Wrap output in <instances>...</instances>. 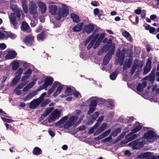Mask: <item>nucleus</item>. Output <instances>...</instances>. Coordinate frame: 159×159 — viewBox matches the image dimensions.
Returning a JSON list of instances; mask_svg holds the SVG:
<instances>
[{"instance_id": "obj_40", "label": "nucleus", "mask_w": 159, "mask_h": 159, "mask_svg": "<svg viewBox=\"0 0 159 159\" xmlns=\"http://www.w3.org/2000/svg\"><path fill=\"white\" fill-rule=\"evenodd\" d=\"M16 37V35L11 32L7 33L6 35L5 34V37L7 38L10 37L11 39H15Z\"/></svg>"}, {"instance_id": "obj_7", "label": "nucleus", "mask_w": 159, "mask_h": 159, "mask_svg": "<svg viewBox=\"0 0 159 159\" xmlns=\"http://www.w3.org/2000/svg\"><path fill=\"white\" fill-rule=\"evenodd\" d=\"M77 121V119L74 116L70 117L68 120L64 124V127L66 129H68L69 128L75 125Z\"/></svg>"}, {"instance_id": "obj_44", "label": "nucleus", "mask_w": 159, "mask_h": 159, "mask_svg": "<svg viewBox=\"0 0 159 159\" xmlns=\"http://www.w3.org/2000/svg\"><path fill=\"white\" fill-rule=\"evenodd\" d=\"M105 35V34L104 33H101L100 35L99 34V36L96 40H97L101 42L102 40L104 37Z\"/></svg>"}, {"instance_id": "obj_2", "label": "nucleus", "mask_w": 159, "mask_h": 159, "mask_svg": "<svg viewBox=\"0 0 159 159\" xmlns=\"http://www.w3.org/2000/svg\"><path fill=\"white\" fill-rule=\"evenodd\" d=\"M140 139H137L129 144V145L132 147L133 149L138 150L143 148L144 145V142L142 141H140Z\"/></svg>"}, {"instance_id": "obj_52", "label": "nucleus", "mask_w": 159, "mask_h": 159, "mask_svg": "<svg viewBox=\"0 0 159 159\" xmlns=\"http://www.w3.org/2000/svg\"><path fill=\"white\" fill-rule=\"evenodd\" d=\"M10 8L13 12L18 9L17 8V5L14 4L11 5Z\"/></svg>"}, {"instance_id": "obj_59", "label": "nucleus", "mask_w": 159, "mask_h": 159, "mask_svg": "<svg viewBox=\"0 0 159 159\" xmlns=\"http://www.w3.org/2000/svg\"><path fill=\"white\" fill-rule=\"evenodd\" d=\"M55 89L53 87H52V88L49 89L48 92V96L47 97H49L50 94H51L52 92L55 90Z\"/></svg>"}, {"instance_id": "obj_19", "label": "nucleus", "mask_w": 159, "mask_h": 159, "mask_svg": "<svg viewBox=\"0 0 159 159\" xmlns=\"http://www.w3.org/2000/svg\"><path fill=\"white\" fill-rule=\"evenodd\" d=\"M99 36V34H97L93 38V39L91 40L90 42L88 44L87 47V49L88 50H89L90 48H91L93 46L94 43L96 42V40L97 39L98 37Z\"/></svg>"}, {"instance_id": "obj_27", "label": "nucleus", "mask_w": 159, "mask_h": 159, "mask_svg": "<svg viewBox=\"0 0 159 159\" xmlns=\"http://www.w3.org/2000/svg\"><path fill=\"white\" fill-rule=\"evenodd\" d=\"M152 154L150 152H146L142 154L139 155L138 157L139 158L143 159L145 158L150 157L151 156Z\"/></svg>"}, {"instance_id": "obj_26", "label": "nucleus", "mask_w": 159, "mask_h": 159, "mask_svg": "<svg viewBox=\"0 0 159 159\" xmlns=\"http://www.w3.org/2000/svg\"><path fill=\"white\" fill-rule=\"evenodd\" d=\"M24 12L26 13L28 12V9L26 0H20Z\"/></svg>"}, {"instance_id": "obj_14", "label": "nucleus", "mask_w": 159, "mask_h": 159, "mask_svg": "<svg viewBox=\"0 0 159 159\" xmlns=\"http://www.w3.org/2000/svg\"><path fill=\"white\" fill-rule=\"evenodd\" d=\"M20 28L21 30L26 33H30L31 30L29 25L26 22H22Z\"/></svg>"}, {"instance_id": "obj_62", "label": "nucleus", "mask_w": 159, "mask_h": 159, "mask_svg": "<svg viewBox=\"0 0 159 159\" xmlns=\"http://www.w3.org/2000/svg\"><path fill=\"white\" fill-rule=\"evenodd\" d=\"M60 83L58 81H55L52 85V87H53L54 89L58 86L60 84Z\"/></svg>"}, {"instance_id": "obj_60", "label": "nucleus", "mask_w": 159, "mask_h": 159, "mask_svg": "<svg viewBox=\"0 0 159 159\" xmlns=\"http://www.w3.org/2000/svg\"><path fill=\"white\" fill-rule=\"evenodd\" d=\"M7 48L6 45L4 43H0V50H3Z\"/></svg>"}, {"instance_id": "obj_58", "label": "nucleus", "mask_w": 159, "mask_h": 159, "mask_svg": "<svg viewBox=\"0 0 159 159\" xmlns=\"http://www.w3.org/2000/svg\"><path fill=\"white\" fill-rule=\"evenodd\" d=\"M111 129H109L105 131L103 133H102V134L103 135L104 137H105L109 135L110 133L111 132Z\"/></svg>"}, {"instance_id": "obj_4", "label": "nucleus", "mask_w": 159, "mask_h": 159, "mask_svg": "<svg viewBox=\"0 0 159 159\" xmlns=\"http://www.w3.org/2000/svg\"><path fill=\"white\" fill-rule=\"evenodd\" d=\"M23 69L20 68L15 73V76L11 82L12 85H15L17 83L21 77V75L23 73Z\"/></svg>"}, {"instance_id": "obj_15", "label": "nucleus", "mask_w": 159, "mask_h": 159, "mask_svg": "<svg viewBox=\"0 0 159 159\" xmlns=\"http://www.w3.org/2000/svg\"><path fill=\"white\" fill-rule=\"evenodd\" d=\"M49 12L52 15H56L58 9L56 5H52L48 7Z\"/></svg>"}, {"instance_id": "obj_30", "label": "nucleus", "mask_w": 159, "mask_h": 159, "mask_svg": "<svg viewBox=\"0 0 159 159\" xmlns=\"http://www.w3.org/2000/svg\"><path fill=\"white\" fill-rule=\"evenodd\" d=\"M111 57L108 56V54H106L103 60L102 63L104 65H107L109 63Z\"/></svg>"}, {"instance_id": "obj_1", "label": "nucleus", "mask_w": 159, "mask_h": 159, "mask_svg": "<svg viewBox=\"0 0 159 159\" xmlns=\"http://www.w3.org/2000/svg\"><path fill=\"white\" fill-rule=\"evenodd\" d=\"M69 14V10L66 5H64L62 8H58L56 19L60 20L62 17H65Z\"/></svg>"}, {"instance_id": "obj_23", "label": "nucleus", "mask_w": 159, "mask_h": 159, "mask_svg": "<svg viewBox=\"0 0 159 159\" xmlns=\"http://www.w3.org/2000/svg\"><path fill=\"white\" fill-rule=\"evenodd\" d=\"M53 81L52 77L50 76H48L45 78L44 84L48 87L49 85L52 84Z\"/></svg>"}, {"instance_id": "obj_22", "label": "nucleus", "mask_w": 159, "mask_h": 159, "mask_svg": "<svg viewBox=\"0 0 159 159\" xmlns=\"http://www.w3.org/2000/svg\"><path fill=\"white\" fill-rule=\"evenodd\" d=\"M122 35L123 36L125 37V38L130 42H133V39L132 38V37L128 32L125 30L124 32L122 33Z\"/></svg>"}, {"instance_id": "obj_49", "label": "nucleus", "mask_w": 159, "mask_h": 159, "mask_svg": "<svg viewBox=\"0 0 159 159\" xmlns=\"http://www.w3.org/2000/svg\"><path fill=\"white\" fill-rule=\"evenodd\" d=\"M14 12V13L15 14V16H16L18 18H20L21 16L20 11L19 9L16 10Z\"/></svg>"}, {"instance_id": "obj_5", "label": "nucleus", "mask_w": 159, "mask_h": 159, "mask_svg": "<svg viewBox=\"0 0 159 159\" xmlns=\"http://www.w3.org/2000/svg\"><path fill=\"white\" fill-rule=\"evenodd\" d=\"M37 7L36 4L34 2H31L29 5V11L30 13L33 15V17L35 18L37 17L38 14L37 13Z\"/></svg>"}, {"instance_id": "obj_6", "label": "nucleus", "mask_w": 159, "mask_h": 159, "mask_svg": "<svg viewBox=\"0 0 159 159\" xmlns=\"http://www.w3.org/2000/svg\"><path fill=\"white\" fill-rule=\"evenodd\" d=\"M123 50H122V52ZM125 52H120V50L119 49V51H117L116 55L118 57L117 61L119 63L120 66L123 65L124 60L125 57Z\"/></svg>"}, {"instance_id": "obj_25", "label": "nucleus", "mask_w": 159, "mask_h": 159, "mask_svg": "<svg viewBox=\"0 0 159 159\" xmlns=\"http://www.w3.org/2000/svg\"><path fill=\"white\" fill-rule=\"evenodd\" d=\"M37 94L36 92L35 91H33L26 96L25 98L24 99L25 101H27L33 97L34 96L36 95Z\"/></svg>"}, {"instance_id": "obj_47", "label": "nucleus", "mask_w": 159, "mask_h": 159, "mask_svg": "<svg viewBox=\"0 0 159 159\" xmlns=\"http://www.w3.org/2000/svg\"><path fill=\"white\" fill-rule=\"evenodd\" d=\"M47 87L46 86V85L44 83L43 84L39 86L37 89L35 91L36 92V93H37L38 92L46 88Z\"/></svg>"}, {"instance_id": "obj_53", "label": "nucleus", "mask_w": 159, "mask_h": 159, "mask_svg": "<svg viewBox=\"0 0 159 159\" xmlns=\"http://www.w3.org/2000/svg\"><path fill=\"white\" fill-rule=\"evenodd\" d=\"M97 105V102L95 100H92L91 101V102L89 105L92 107H93L96 108Z\"/></svg>"}, {"instance_id": "obj_32", "label": "nucleus", "mask_w": 159, "mask_h": 159, "mask_svg": "<svg viewBox=\"0 0 159 159\" xmlns=\"http://www.w3.org/2000/svg\"><path fill=\"white\" fill-rule=\"evenodd\" d=\"M45 37V31L43 30L37 35V38L38 40H43Z\"/></svg>"}, {"instance_id": "obj_48", "label": "nucleus", "mask_w": 159, "mask_h": 159, "mask_svg": "<svg viewBox=\"0 0 159 159\" xmlns=\"http://www.w3.org/2000/svg\"><path fill=\"white\" fill-rule=\"evenodd\" d=\"M72 90V89L68 87L66 90L65 93L68 96L71 95H72L71 93Z\"/></svg>"}, {"instance_id": "obj_37", "label": "nucleus", "mask_w": 159, "mask_h": 159, "mask_svg": "<svg viewBox=\"0 0 159 159\" xmlns=\"http://www.w3.org/2000/svg\"><path fill=\"white\" fill-rule=\"evenodd\" d=\"M142 128V125L139 123H138V125L132 129L131 131L134 133H136L140 130Z\"/></svg>"}, {"instance_id": "obj_20", "label": "nucleus", "mask_w": 159, "mask_h": 159, "mask_svg": "<svg viewBox=\"0 0 159 159\" xmlns=\"http://www.w3.org/2000/svg\"><path fill=\"white\" fill-rule=\"evenodd\" d=\"M39 7L42 14H43L46 12L47 8L46 5L45 3L41 2L39 3Z\"/></svg>"}, {"instance_id": "obj_28", "label": "nucleus", "mask_w": 159, "mask_h": 159, "mask_svg": "<svg viewBox=\"0 0 159 159\" xmlns=\"http://www.w3.org/2000/svg\"><path fill=\"white\" fill-rule=\"evenodd\" d=\"M70 17L73 19L74 22L78 23L80 21L79 16L74 13L70 14Z\"/></svg>"}, {"instance_id": "obj_43", "label": "nucleus", "mask_w": 159, "mask_h": 159, "mask_svg": "<svg viewBox=\"0 0 159 159\" xmlns=\"http://www.w3.org/2000/svg\"><path fill=\"white\" fill-rule=\"evenodd\" d=\"M46 95V93L44 92L42 94L39 98L37 99L39 101L40 103H41L44 100V97Z\"/></svg>"}, {"instance_id": "obj_46", "label": "nucleus", "mask_w": 159, "mask_h": 159, "mask_svg": "<svg viewBox=\"0 0 159 159\" xmlns=\"http://www.w3.org/2000/svg\"><path fill=\"white\" fill-rule=\"evenodd\" d=\"M1 118L4 121L9 123H12L14 121V120L12 119H7L2 117H1Z\"/></svg>"}, {"instance_id": "obj_3", "label": "nucleus", "mask_w": 159, "mask_h": 159, "mask_svg": "<svg viewBox=\"0 0 159 159\" xmlns=\"http://www.w3.org/2000/svg\"><path fill=\"white\" fill-rule=\"evenodd\" d=\"M61 113L60 111L56 109L54 110L49 116L48 122L51 123L55 121L60 116Z\"/></svg>"}, {"instance_id": "obj_42", "label": "nucleus", "mask_w": 159, "mask_h": 159, "mask_svg": "<svg viewBox=\"0 0 159 159\" xmlns=\"http://www.w3.org/2000/svg\"><path fill=\"white\" fill-rule=\"evenodd\" d=\"M117 75V72L116 71L114 72L110 75V78L112 80H114L116 79Z\"/></svg>"}, {"instance_id": "obj_45", "label": "nucleus", "mask_w": 159, "mask_h": 159, "mask_svg": "<svg viewBox=\"0 0 159 159\" xmlns=\"http://www.w3.org/2000/svg\"><path fill=\"white\" fill-rule=\"evenodd\" d=\"M96 107L89 106V109L88 112L87 114L88 115H90L95 111Z\"/></svg>"}, {"instance_id": "obj_31", "label": "nucleus", "mask_w": 159, "mask_h": 159, "mask_svg": "<svg viewBox=\"0 0 159 159\" xmlns=\"http://www.w3.org/2000/svg\"><path fill=\"white\" fill-rule=\"evenodd\" d=\"M68 117L67 116H65L63 117L61 119L58 121L56 125L57 126H59L64 123L68 119Z\"/></svg>"}, {"instance_id": "obj_16", "label": "nucleus", "mask_w": 159, "mask_h": 159, "mask_svg": "<svg viewBox=\"0 0 159 159\" xmlns=\"http://www.w3.org/2000/svg\"><path fill=\"white\" fill-rule=\"evenodd\" d=\"M40 103L37 99H35L30 102L29 107L31 109H34L37 107Z\"/></svg>"}, {"instance_id": "obj_18", "label": "nucleus", "mask_w": 159, "mask_h": 159, "mask_svg": "<svg viewBox=\"0 0 159 159\" xmlns=\"http://www.w3.org/2000/svg\"><path fill=\"white\" fill-rule=\"evenodd\" d=\"M84 25L83 22H81L78 24L76 25L74 27L72 30L74 32H78L80 31L83 27Z\"/></svg>"}, {"instance_id": "obj_56", "label": "nucleus", "mask_w": 159, "mask_h": 159, "mask_svg": "<svg viewBox=\"0 0 159 159\" xmlns=\"http://www.w3.org/2000/svg\"><path fill=\"white\" fill-rule=\"evenodd\" d=\"M32 72V70L29 68L25 73L24 74L26 75H29L30 77Z\"/></svg>"}, {"instance_id": "obj_10", "label": "nucleus", "mask_w": 159, "mask_h": 159, "mask_svg": "<svg viewBox=\"0 0 159 159\" xmlns=\"http://www.w3.org/2000/svg\"><path fill=\"white\" fill-rule=\"evenodd\" d=\"M154 136V132L152 130H148L143 134V138L148 140H153Z\"/></svg>"}, {"instance_id": "obj_17", "label": "nucleus", "mask_w": 159, "mask_h": 159, "mask_svg": "<svg viewBox=\"0 0 159 159\" xmlns=\"http://www.w3.org/2000/svg\"><path fill=\"white\" fill-rule=\"evenodd\" d=\"M17 56V53L14 51L9 52L6 55L5 58L8 59H11L15 58Z\"/></svg>"}, {"instance_id": "obj_38", "label": "nucleus", "mask_w": 159, "mask_h": 159, "mask_svg": "<svg viewBox=\"0 0 159 159\" xmlns=\"http://www.w3.org/2000/svg\"><path fill=\"white\" fill-rule=\"evenodd\" d=\"M121 131V129L120 128H117L116 130L112 131L111 134V135L115 137L117 136L118 134L120 133Z\"/></svg>"}, {"instance_id": "obj_61", "label": "nucleus", "mask_w": 159, "mask_h": 159, "mask_svg": "<svg viewBox=\"0 0 159 159\" xmlns=\"http://www.w3.org/2000/svg\"><path fill=\"white\" fill-rule=\"evenodd\" d=\"M101 43V42L97 40L96 41L95 43V44H94L93 46V48L94 49H96V48H97L99 46Z\"/></svg>"}, {"instance_id": "obj_41", "label": "nucleus", "mask_w": 159, "mask_h": 159, "mask_svg": "<svg viewBox=\"0 0 159 159\" xmlns=\"http://www.w3.org/2000/svg\"><path fill=\"white\" fill-rule=\"evenodd\" d=\"M99 113L98 112L96 111L94 112L93 115H91V120L93 121H94L99 116Z\"/></svg>"}, {"instance_id": "obj_13", "label": "nucleus", "mask_w": 159, "mask_h": 159, "mask_svg": "<svg viewBox=\"0 0 159 159\" xmlns=\"http://www.w3.org/2000/svg\"><path fill=\"white\" fill-rule=\"evenodd\" d=\"M94 28L93 25L91 24H90L85 25L83 30L84 32H86L88 34H89L93 32Z\"/></svg>"}, {"instance_id": "obj_54", "label": "nucleus", "mask_w": 159, "mask_h": 159, "mask_svg": "<svg viewBox=\"0 0 159 159\" xmlns=\"http://www.w3.org/2000/svg\"><path fill=\"white\" fill-rule=\"evenodd\" d=\"M149 32L152 34H155L156 33V29L153 27H151L149 30Z\"/></svg>"}, {"instance_id": "obj_35", "label": "nucleus", "mask_w": 159, "mask_h": 159, "mask_svg": "<svg viewBox=\"0 0 159 159\" xmlns=\"http://www.w3.org/2000/svg\"><path fill=\"white\" fill-rule=\"evenodd\" d=\"M115 49V44L114 43L112 44V46L111 49L109 51L107 54H108V56L112 57V55H113L114 53Z\"/></svg>"}, {"instance_id": "obj_64", "label": "nucleus", "mask_w": 159, "mask_h": 159, "mask_svg": "<svg viewBox=\"0 0 159 159\" xmlns=\"http://www.w3.org/2000/svg\"><path fill=\"white\" fill-rule=\"evenodd\" d=\"M29 77V75H25L24 76H23L22 78L21 79V82H24L27 79H28Z\"/></svg>"}, {"instance_id": "obj_11", "label": "nucleus", "mask_w": 159, "mask_h": 159, "mask_svg": "<svg viewBox=\"0 0 159 159\" xmlns=\"http://www.w3.org/2000/svg\"><path fill=\"white\" fill-rule=\"evenodd\" d=\"M134 133L131 131V132L125 136V138L126 142H125V143L129 142L138 137V135L134 134Z\"/></svg>"}, {"instance_id": "obj_63", "label": "nucleus", "mask_w": 159, "mask_h": 159, "mask_svg": "<svg viewBox=\"0 0 159 159\" xmlns=\"http://www.w3.org/2000/svg\"><path fill=\"white\" fill-rule=\"evenodd\" d=\"M111 136V135H110V136L102 140L103 142L105 143L111 140L112 139V138Z\"/></svg>"}, {"instance_id": "obj_24", "label": "nucleus", "mask_w": 159, "mask_h": 159, "mask_svg": "<svg viewBox=\"0 0 159 159\" xmlns=\"http://www.w3.org/2000/svg\"><path fill=\"white\" fill-rule=\"evenodd\" d=\"M132 59L129 58L127 61H125L123 65V70H125L127 68H129L131 65Z\"/></svg>"}, {"instance_id": "obj_39", "label": "nucleus", "mask_w": 159, "mask_h": 159, "mask_svg": "<svg viewBox=\"0 0 159 159\" xmlns=\"http://www.w3.org/2000/svg\"><path fill=\"white\" fill-rule=\"evenodd\" d=\"M111 46V45L106 44L102 47V48H101V49L104 53H105L107 52L109 50Z\"/></svg>"}, {"instance_id": "obj_33", "label": "nucleus", "mask_w": 159, "mask_h": 159, "mask_svg": "<svg viewBox=\"0 0 159 159\" xmlns=\"http://www.w3.org/2000/svg\"><path fill=\"white\" fill-rule=\"evenodd\" d=\"M142 84H143V86L142 84L139 83L136 87V89L137 91L139 92H141L143 91V88L146 86V83L143 82Z\"/></svg>"}, {"instance_id": "obj_9", "label": "nucleus", "mask_w": 159, "mask_h": 159, "mask_svg": "<svg viewBox=\"0 0 159 159\" xmlns=\"http://www.w3.org/2000/svg\"><path fill=\"white\" fill-rule=\"evenodd\" d=\"M24 43L27 45L31 46L34 41V36L30 34L26 36L23 40Z\"/></svg>"}, {"instance_id": "obj_51", "label": "nucleus", "mask_w": 159, "mask_h": 159, "mask_svg": "<svg viewBox=\"0 0 159 159\" xmlns=\"http://www.w3.org/2000/svg\"><path fill=\"white\" fill-rule=\"evenodd\" d=\"M148 80L150 81H153L155 80V75L150 74L147 77Z\"/></svg>"}, {"instance_id": "obj_34", "label": "nucleus", "mask_w": 159, "mask_h": 159, "mask_svg": "<svg viewBox=\"0 0 159 159\" xmlns=\"http://www.w3.org/2000/svg\"><path fill=\"white\" fill-rule=\"evenodd\" d=\"M53 109L54 108L52 107H48L47 108L43 113V116H47L52 112Z\"/></svg>"}, {"instance_id": "obj_12", "label": "nucleus", "mask_w": 159, "mask_h": 159, "mask_svg": "<svg viewBox=\"0 0 159 159\" xmlns=\"http://www.w3.org/2000/svg\"><path fill=\"white\" fill-rule=\"evenodd\" d=\"M152 64L151 59L148 58L143 70V74L146 75L150 71Z\"/></svg>"}, {"instance_id": "obj_21", "label": "nucleus", "mask_w": 159, "mask_h": 159, "mask_svg": "<svg viewBox=\"0 0 159 159\" xmlns=\"http://www.w3.org/2000/svg\"><path fill=\"white\" fill-rule=\"evenodd\" d=\"M98 30V29H96L94 31H93V34H92L90 35L89 36L86 38V39L85 40L84 44L85 46H86L89 43V42L91 41V40L92 39L94 36V34H96V32H97Z\"/></svg>"}, {"instance_id": "obj_36", "label": "nucleus", "mask_w": 159, "mask_h": 159, "mask_svg": "<svg viewBox=\"0 0 159 159\" xmlns=\"http://www.w3.org/2000/svg\"><path fill=\"white\" fill-rule=\"evenodd\" d=\"M11 65L12 70H16L19 66V63L16 61H13Z\"/></svg>"}, {"instance_id": "obj_57", "label": "nucleus", "mask_w": 159, "mask_h": 159, "mask_svg": "<svg viewBox=\"0 0 159 159\" xmlns=\"http://www.w3.org/2000/svg\"><path fill=\"white\" fill-rule=\"evenodd\" d=\"M137 68V66L136 65H134L131 68V74H133L135 72V71L136 70Z\"/></svg>"}, {"instance_id": "obj_50", "label": "nucleus", "mask_w": 159, "mask_h": 159, "mask_svg": "<svg viewBox=\"0 0 159 159\" xmlns=\"http://www.w3.org/2000/svg\"><path fill=\"white\" fill-rule=\"evenodd\" d=\"M107 126V124L106 123H103L99 129L102 131H103L106 129Z\"/></svg>"}, {"instance_id": "obj_55", "label": "nucleus", "mask_w": 159, "mask_h": 159, "mask_svg": "<svg viewBox=\"0 0 159 159\" xmlns=\"http://www.w3.org/2000/svg\"><path fill=\"white\" fill-rule=\"evenodd\" d=\"M5 125H6V127L7 128V130H8V129L9 128V129L12 131H14V127H13L12 126H11V125L7 124V123H5Z\"/></svg>"}, {"instance_id": "obj_29", "label": "nucleus", "mask_w": 159, "mask_h": 159, "mask_svg": "<svg viewBox=\"0 0 159 159\" xmlns=\"http://www.w3.org/2000/svg\"><path fill=\"white\" fill-rule=\"evenodd\" d=\"M32 153L34 155H38L42 154V151L40 148L36 147L34 148Z\"/></svg>"}, {"instance_id": "obj_8", "label": "nucleus", "mask_w": 159, "mask_h": 159, "mask_svg": "<svg viewBox=\"0 0 159 159\" xmlns=\"http://www.w3.org/2000/svg\"><path fill=\"white\" fill-rule=\"evenodd\" d=\"M9 18L11 26L14 29H17L18 28V24L16 20L15 14L12 13H11Z\"/></svg>"}]
</instances>
